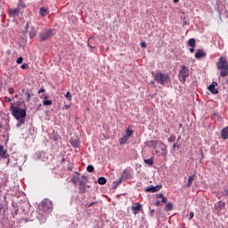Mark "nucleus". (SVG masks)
Wrapping results in <instances>:
<instances>
[{"label": "nucleus", "mask_w": 228, "mask_h": 228, "mask_svg": "<svg viewBox=\"0 0 228 228\" xmlns=\"http://www.w3.org/2000/svg\"><path fill=\"white\" fill-rule=\"evenodd\" d=\"M216 67L219 70H221V73H220L221 77H227L228 76L227 58L220 57L218 61L216 62Z\"/></svg>", "instance_id": "2"}, {"label": "nucleus", "mask_w": 228, "mask_h": 228, "mask_svg": "<svg viewBox=\"0 0 228 228\" xmlns=\"http://www.w3.org/2000/svg\"><path fill=\"white\" fill-rule=\"evenodd\" d=\"M141 209H142V205L140 204H136L135 206L132 207V211L134 215H138Z\"/></svg>", "instance_id": "13"}, {"label": "nucleus", "mask_w": 228, "mask_h": 228, "mask_svg": "<svg viewBox=\"0 0 228 228\" xmlns=\"http://www.w3.org/2000/svg\"><path fill=\"white\" fill-rule=\"evenodd\" d=\"M94 166L89 165V166L87 167V172H94Z\"/></svg>", "instance_id": "31"}, {"label": "nucleus", "mask_w": 228, "mask_h": 228, "mask_svg": "<svg viewBox=\"0 0 228 228\" xmlns=\"http://www.w3.org/2000/svg\"><path fill=\"white\" fill-rule=\"evenodd\" d=\"M29 37L30 38H35V37H37V32L35 30L30 31Z\"/></svg>", "instance_id": "28"}, {"label": "nucleus", "mask_w": 228, "mask_h": 228, "mask_svg": "<svg viewBox=\"0 0 228 228\" xmlns=\"http://www.w3.org/2000/svg\"><path fill=\"white\" fill-rule=\"evenodd\" d=\"M44 92H45V89L41 88V89L38 91V94H44Z\"/></svg>", "instance_id": "43"}, {"label": "nucleus", "mask_w": 228, "mask_h": 228, "mask_svg": "<svg viewBox=\"0 0 228 228\" xmlns=\"http://www.w3.org/2000/svg\"><path fill=\"white\" fill-rule=\"evenodd\" d=\"M22 61H24V58L19 57L18 60L16 61V63H18V65H20V63H22Z\"/></svg>", "instance_id": "30"}, {"label": "nucleus", "mask_w": 228, "mask_h": 228, "mask_svg": "<svg viewBox=\"0 0 228 228\" xmlns=\"http://www.w3.org/2000/svg\"><path fill=\"white\" fill-rule=\"evenodd\" d=\"M0 209H3V204H0Z\"/></svg>", "instance_id": "48"}, {"label": "nucleus", "mask_w": 228, "mask_h": 228, "mask_svg": "<svg viewBox=\"0 0 228 228\" xmlns=\"http://www.w3.org/2000/svg\"><path fill=\"white\" fill-rule=\"evenodd\" d=\"M193 216H195V214L193 212H191L189 220H191V218H193Z\"/></svg>", "instance_id": "38"}, {"label": "nucleus", "mask_w": 228, "mask_h": 228, "mask_svg": "<svg viewBox=\"0 0 228 228\" xmlns=\"http://www.w3.org/2000/svg\"><path fill=\"white\" fill-rule=\"evenodd\" d=\"M159 147L162 151V156H167V146L165 145V143L161 142Z\"/></svg>", "instance_id": "18"}, {"label": "nucleus", "mask_w": 228, "mask_h": 228, "mask_svg": "<svg viewBox=\"0 0 228 228\" xmlns=\"http://www.w3.org/2000/svg\"><path fill=\"white\" fill-rule=\"evenodd\" d=\"M70 142L73 147H77V144L79 143V139L77 138V136H73L71 137Z\"/></svg>", "instance_id": "16"}, {"label": "nucleus", "mask_w": 228, "mask_h": 228, "mask_svg": "<svg viewBox=\"0 0 228 228\" xmlns=\"http://www.w3.org/2000/svg\"><path fill=\"white\" fill-rule=\"evenodd\" d=\"M77 176H73L71 181L73 183L77 184L79 183V173H76Z\"/></svg>", "instance_id": "22"}, {"label": "nucleus", "mask_w": 228, "mask_h": 228, "mask_svg": "<svg viewBox=\"0 0 228 228\" xmlns=\"http://www.w3.org/2000/svg\"><path fill=\"white\" fill-rule=\"evenodd\" d=\"M53 29H46L39 34L41 42H45V40H49L51 37H53Z\"/></svg>", "instance_id": "6"}, {"label": "nucleus", "mask_w": 228, "mask_h": 228, "mask_svg": "<svg viewBox=\"0 0 228 228\" xmlns=\"http://www.w3.org/2000/svg\"><path fill=\"white\" fill-rule=\"evenodd\" d=\"M26 95H27V102H29V101H31V94L26 93Z\"/></svg>", "instance_id": "32"}, {"label": "nucleus", "mask_w": 228, "mask_h": 228, "mask_svg": "<svg viewBox=\"0 0 228 228\" xmlns=\"http://www.w3.org/2000/svg\"><path fill=\"white\" fill-rule=\"evenodd\" d=\"M40 106H42V104H39L38 108H40Z\"/></svg>", "instance_id": "54"}, {"label": "nucleus", "mask_w": 228, "mask_h": 228, "mask_svg": "<svg viewBox=\"0 0 228 228\" xmlns=\"http://www.w3.org/2000/svg\"><path fill=\"white\" fill-rule=\"evenodd\" d=\"M216 86H218V83L213 82L209 86L208 90L211 92V94H218V89L216 88Z\"/></svg>", "instance_id": "9"}, {"label": "nucleus", "mask_w": 228, "mask_h": 228, "mask_svg": "<svg viewBox=\"0 0 228 228\" xmlns=\"http://www.w3.org/2000/svg\"><path fill=\"white\" fill-rule=\"evenodd\" d=\"M11 110L12 116L18 120L16 127H20V126H23L24 122H26V110L14 106L13 103L11 104Z\"/></svg>", "instance_id": "1"}, {"label": "nucleus", "mask_w": 228, "mask_h": 228, "mask_svg": "<svg viewBox=\"0 0 228 228\" xmlns=\"http://www.w3.org/2000/svg\"><path fill=\"white\" fill-rule=\"evenodd\" d=\"M160 188H163V185L150 186L146 188L145 191L156 193V191H159Z\"/></svg>", "instance_id": "8"}, {"label": "nucleus", "mask_w": 228, "mask_h": 228, "mask_svg": "<svg viewBox=\"0 0 228 228\" xmlns=\"http://www.w3.org/2000/svg\"><path fill=\"white\" fill-rule=\"evenodd\" d=\"M188 76H189L188 68H186V66L183 65L181 67V69L178 74V77H179L180 81L183 83H186V77H188Z\"/></svg>", "instance_id": "5"}, {"label": "nucleus", "mask_w": 228, "mask_h": 228, "mask_svg": "<svg viewBox=\"0 0 228 228\" xmlns=\"http://www.w3.org/2000/svg\"><path fill=\"white\" fill-rule=\"evenodd\" d=\"M39 13L43 17H45V15H47V13H49V11H47V8H45V7H41L39 10Z\"/></svg>", "instance_id": "17"}, {"label": "nucleus", "mask_w": 228, "mask_h": 228, "mask_svg": "<svg viewBox=\"0 0 228 228\" xmlns=\"http://www.w3.org/2000/svg\"><path fill=\"white\" fill-rule=\"evenodd\" d=\"M122 183V178H119L115 182L116 184H120Z\"/></svg>", "instance_id": "39"}, {"label": "nucleus", "mask_w": 228, "mask_h": 228, "mask_svg": "<svg viewBox=\"0 0 228 228\" xmlns=\"http://www.w3.org/2000/svg\"><path fill=\"white\" fill-rule=\"evenodd\" d=\"M188 45L189 47H195V45H197V41L195 40V38L189 39Z\"/></svg>", "instance_id": "19"}, {"label": "nucleus", "mask_w": 228, "mask_h": 228, "mask_svg": "<svg viewBox=\"0 0 228 228\" xmlns=\"http://www.w3.org/2000/svg\"><path fill=\"white\" fill-rule=\"evenodd\" d=\"M48 96H45V100L43 101L44 106H51L53 104V101L47 100Z\"/></svg>", "instance_id": "20"}, {"label": "nucleus", "mask_w": 228, "mask_h": 228, "mask_svg": "<svg viewBox=\"0 0 228 228\" xmlns=\"http://www.w3.org/2000/svg\"><path fill=\"white\" fill-rule=\"evenodd\" d=\"M195 179L194 175H190L188 178V183H187V187L190 188V186H191L193 181Z\"/></svg>", "instance_id": "21"}, {"label": "nucleus", "mask_w": 228, "mask_h": 228, "mask_svg": "<svg viewBox=\"0 0 228 228\" xmlns=\"http://www.w3.org/2000/svg\"><path fill=\"white\" fill-rule=\"evenodd\" d=\"M173 149H179V145H177V143H174L173 144Z\"/></svg>", "instance_id": "42"}, {"label": "nucleus", "mask_w": 228, "mask_h": 228, "mask_svg": "<svg viewBox=\"0 0 228 228\" xmlns=\"http://www.w3.org/2000/svg\"><path fill=\"white\" fill-rule=\"evenodd\" d=\"M190 53H195V47H191L189 49Z\"/></svg>", "instance_id": "40"}, {"label": "nucleus", "mask_w": 228, "mask_h": 228, "mask_svg": "<svg viewBox=\"0 0 228 228\" xmlns=\"http://www.w3.org/2000/svg\"><path fill=\"white\" fill-rule=\"evenodd\" d=\"M174 3H179V0H174Z\"/></svg>", "instance_id": "47"}, {"label": "nucleus", "mask_w": 228, "mask_h": 228, "mask_svg": "<svg viewBox=\"0 0 228 228\" xmlns=\"http://www.w3.org/2000/svg\"><path fill=\"white\" fill-rule=\"evenodd\" d=\"M174 209V205L172 203H167L166 206V211H172Z\"/></svg>", "instance_id": "24"}, {"label": "nucleus", "mask_w": 228, "mask_h": 228, "mask_svg": "<svg viewBox=\"0 0 228 228\" xmlns=\"http://www.w3.org/2000/svg\"><path fill=\"white\" fill-rule=\"evenodd\" d=\"M65 97L66 99H68V101H72V94H70V92H67Z\"/></svg>", "instance_id": "27"}, {"label": "nucleus", "mask_w": 228, "mask_h": 228, "mask_svg": "<svg viewBox=\"0 0 228 228\" xmlns=\"http://www.w3.org/2000/svg\"><path fill=\"white\" fill-rule=\"evenodd\" d=\"M154 79L157 83H159V85H166L167 81H168V79H170V76L167 75V74H163L161 72H158L155 74L154 76Z\"/></svg>", "instance_id": "3"}, {"label": "nucleus", "mask_w": 228, "mask_h": 228, "mask_svg": "<svg viewBox=\"0 0 228 228\" xmlns=\"http://www.w3.org/2000/svg\"><path fill=\"white\" fill-rule=\"evenodd\" d=\"M0 158H8V151L4 150V146L0 145Z\"/></svg>", "instance_id": "10"}, {"label": "nucleus", "mask_w": 228, "mask_h": 228, "mask_svg": "<svg viewBox=\"0 0 228 228\" xmlns=\"http://www.w3.org/2000/svg\"><path fill=\"white\" fill-rule=\"evenodd\" d=\"M28 28H29V25L27 24V25H26V29H28Z\"/></svg>", "instance_id": "49"}, {"label": "nucleus", "mask_w": 228, "mask_h": 228, "mask_svg": "<svg viewBox=\"0 0 228 228\" xmlns=\"http://www.w3.org/2000/svg\"><path fill=\"white\" fill-rule=\"evenodd\" d=\"M204 56H206V53L202 49H199L195 53V58L197 59L204 58Z\"/></svg>", "instance_id": "12"}, {"label": "nucleus", "mask_w": 228, "mask_h": 228, "mask_svg": "<svg viewBox=\"0 0 228 228\" xmlns=\"http://www.w3.org/2000/svg\"><path fill=\"white\" fill-rule=\"evenodd\" d=\"M221 136L224 140H228V126L224 127L222 130Z\"/></svg>", "instance_id": "14"}, {"label": "nucleus", "mask_w": 228, "mask_h": 228, "mask_svg": "<svg viewBox=\"0 0 228 228\" xmlns=\"http://www.w3.org/2000/svg\"><path fill=\"white\" fill-rule=\"evenodd\" d=\"M19 12H20L19 9H12L9 12V13H10V15H12V17H15V15H18Z\"/></svg>", "instance_id": "23"}, {"label": "nucleus", "mask_w": 228, "mask_h": 228, "mask_svg": "<svg viewBox=\"0 0 228 228\" xmlns=\"http://www.w3.org/2000/svg\"><path fill=\"white\" fill-rule=\"evenodd\" d=\"M94 204H96V202H92L90 205H89V208L94 206Z\"/></svg>", "instance_id": "46"}, {"label": "nucleus", "mask_w": 228, "mask_h": 228, "mask_svg": "<svg viewBox=\"0 0 228 228\" xmlns=\"http://www.w3.org/2000/svg\"><path fill=\"white\" fill-rule=\"evenodd\" d=\"M14 97L17 99V97H19V95L16 94Z\"/></svg>", "instance_id": "51"}, {"label": "nucleus", "mask_w": 228, "mask_h": 228, "mask_svg": "<svg viewBox=\"0 0 228 228\" xmlns=\"http://www.w3.org/2000/svg\"><path fill=\"white\" fill-rule=\"evenodd\" d=\"M86 182H85V181H80L79 182V191H80V193H85V191H86Z\"/></svg>", "instance_id": "11"}, {"label": "nucleus", "mask_w": 228, "mask_h": 228, "mask_svg": "<svg viewBox=\"0 0 228 228\" xmlns=\"http://www.w3.org/2000/svg\"><path fill=\"white\" fill-rule=\"evenodd\" d=\"M141 47H142L143 49H145V47H147V44L145 42H142L141 43Z\"/></svg>", "instance_id": "34"}, {"label": "nucleus", "mask_w": 228, "mask_h": 228, "mask_svg": "<svg viewBox=\"0 0 228 228\" xmlns=\"http://www.w3.org/2000/svg\"><path fill=\"white\" fill-rule=\"evenodd\" d=\"M224 208H225V202L222 200L218 201L216 206V209H217L218 211H222V209H224Z\"/></svg>", "instance_id": "15"}, {"label": "nucleus", "mask_w": 228, "mask_h": 228, "mask_svg": "<svg viewBox=\"0 0 228 228\" xmlns=\"http://www.w3.org/2000/svg\"><path fill=\"white\" fill-rule=\"evenodd\" d=\"M179 140H181V137H178V142H179Z\"/></svg>", "instance_id": "52"}, {"label": "nucleus", "mask_w": 228, "mask_h": 228, "mask_svg": "<svg viewBox=\"0 0 228 228\" xmlns=\"http://www.w3.org/2000/svg\"><path fill=\"white\" fill-rule=\"evenodd\" d=\"M28 67H29V66H28V64H22V65H21V69H28Z\"/></svg>", "instance_id": "37"}, {"label": "nucleus", "mask_w": 228, "mask_h": 228, "mask_svg": "<svg viewBox=\"0 0 228 228\" xmlns=\"http://www.w3.org/2000/svg\"><path fill=\"white\" fill-rule=\"evenodd\" d=\"M4 101H5V102H12V98H10V97H5V98H4Z\"/></svg>", "instance_id": "35"}, {"label": "nucleus", "mask_w": 228, "mask_h": 228, "mask_svg": "<svg viewBox=\"0 0 228 228\" xmlns=\"http://www.w3.org/2000/svg\"><path fill=\"white\" fill-rule=\"evenodd\" d=\"M134 133V131L127 128L126 131L125 136H123L121 139H119L120 145H124V143H127V140H129V138H131V136H133Z\"/></svg>", "instance_id": "7"}, {"label": "nucleus", "mask_w": 228, "mask_h": 228, "mask_svg": "<svg viewBox=\"0 0 228 228\" xmlns=\"http://www.w3.org/2000/svg\"><path fill=\"white\" fill-rule=\"evenodd\" d=\"M41 208L43 211H45V213H51L53 211V201L49 199H45L41 202Z\"/></svg>", "instance_id": "4"}, {"label": "nucleus", "mask_w": 228, "mask_h": 228, "mask_svg": "<svg viewBox=\"0 0 228 228\" xmlns=\"http://www.w3.org/2000/svg\"><path fill=\"white\" fill-rule=\"evenodd\" d=\"M168 142L170 143H172V142H175V135H170V137L168 138Z\"/></svg>", "instance_id": "29"}, {"label": "nucleus", "mask_w": 228, "mask_h": 228, "mask_svg": "<svg viewBox=\"0 0 228 228\" xmlns=\"http://www.w3.org/2000/svg\"><path fill=\"white\" fill-rule=\"evenodd\" d=\"M144 163H146V165H154V159H144Z\"/></svg>", "instance_id": "25"}, {"label": "nucleus", "mask_w": 228, "mask_h": 228, "mask_svg": "<svg viewBox=\"0 0 228 228\" xmlns=\"http://www.w3.org/2000/svg\"><path fill=\"white\" fill-rule=\"evenodd\" d=\"M151 213H154V210H151Z\"/></svg>", "instance_id": "55"}, {"label": "nucleus", "mask_w": 228, "mask_h": 228, "mask_svg": "<svg viewBox=\"0 0 228 228\" xmlns=\"http://www.w3.org/2000/svg\"><path fill=\"white\" fill-rule=\"evenodd\" d=\"M159 204H160V201H156L155 202V206H159Z\"/></svg>", "instance_id": "45"}, {"label": "nucleus", "mask_w": 228, "mask_h": 228, "mask_svg": "<svg viewBox=\"0 0 228 228\" xmlns=\"http://www.w3.org/2000/svg\"><path fill=\"white\" fill-rule=\"evenodd\" d=\"M66 108H69V106H66Z\"/></svg>", "instance_id": "56"}, {"label": "nucleus", "mask_w": 228, "mask_h": 228, "mask_svg": "<svg viewBox=\"0 0 228 228\" xmlns=\"http://www.w3.org/2000/svg\"><path fill=\"white\" fill-rule=\"evenodd\" d=\"M88 47H91V48H92V46H91L90 45H88Z\"/></svg>", "instance_id": "53"}, {"label": "nucleus", "mask_w": 228, "mask_h": 228, "mask_svg": "<svg viewBox=\"0 0 228 228\" xmlns=\"http://www.w3.org/2000/svg\"><path fill=\"white\" fill-rule=\"evenodd\" d=\"M179 126H180V127H183V124H180Z\"/></svg>", "instance_id": "50"}, {"label": "nucleus", "mask_w": 228, "mask_h": 228, "mask_svg": "<svg viewBox=\"0 0 228 228\" xmlns=\"http://www.w3.org/2000/svg\"><path fill=\"white\" fill-rule=\"evenodd\" d=\"M162 202L167 203V198L165 196L162 198Z\"/></svg>", "instance_id": "44"}, {"label": "nucleus", "mask_w": 228, "mask_h": 228, "mask_svg": "<svg viewBox=\"0 0 228 228\" xmlns=\"http://www.w3.org/2000/svg\"><path fill=\"white\" fill-rule=\"evenodd\" d=\"M81 177H82V179H84V180H83L84 182H86V183H87V182H88V179L86 178V176L82 175Z\"/></svg>", "instance_id": "41"}, {"label": "nucleus", "mask_w": 228, "mask_h": 228, "mask_svg": "<svg viewBox=\"0 0 228 228\" xmlns=\"http://www.w3.org/2000/svg\"><path fill=\"white\" fill-rule=\"evenodd\" d=\"M99 184H106V178L105 177H100L98 179Z\"/></svg>", "instance_id": "26"}, {"label": "nucleus", "mask_w": 228, "mask_h": 228, "mask_svg": "<svg viewBox=\"0 0 228 228\" xmlns=\"http://www.w3.org/2000/svg\"><path fill=\"white\" fill-rule=\"evenodd\" d=\"M14 93H15V89L10 87L9 88V94H11V95H12V94H14Z\"/></svg>", "instance_id": "33"}, {"label": "nucleus", "mask_w": 228, "mask_h": 228, "mask_svg": "<svg viewBox=\"0 0 228 228\" xmlns=\"http://www.w3.org/2000/svg\"><path fill=\"white\" fill-rule=\"evenodd\" d=\"M164 197L163 193L157 194V199H163Z\"/></svg>", "instance_id": "36"}]
</instances>
